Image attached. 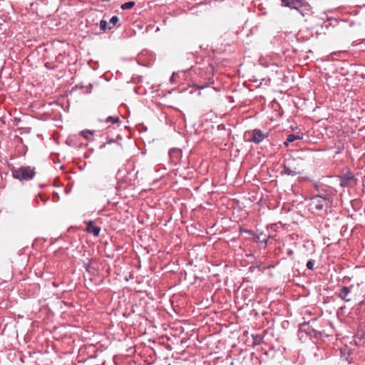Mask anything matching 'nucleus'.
Here are the masks:
<instances>
[{
    "label": "nucleus",
    "mask_w": 365,
    "mask_h": 365,
    "mask_svg": "<svg viewBox=\"0 0 365 365\" xmlns=\"http://www.w3.org/2000/svg\"><path fill=\"white\" fill-rule=\"evenodd\" d=\"M12 176L19 180H29L35 175V168L30 166H21L20 168H12L11 169Z\"/></svg>",
    "instance_id": "1"
},
{
    "label": "nucleus",
    "mask_w": 365,
    "mask_h": 365,
    "mask_svg": "<svg viewBox=\"0 0 365 365\" xmlns=\"http://www.w3.org/2000/svg\"><path fill=\"white\" fill-rule=\"evenodd\" d=\"M332 202L328 195H317L311 198L310 206L316 210H322L331 207Z\"/></svg>",
    "instance_id": "2"
},
{
    "label": "nucleus",
    "mask_w": 365,
    "mask_h": 365,
    "mask_svg": "<svg viewBox=\"0 0 365 365\" xmlns=\"http://www.w3.org/2000/svg\"><path fill=\"white\" fill-rule=\"evenodd\" d=\"M252 138L250 139V142L259 144L268 137V133H263L259 129H255L252 130Z\"/></svg>",
    "instance_id": "3"
},
{
    "label": "nucleus",
    "mask_w": 365,
    "mask_h": 365,
    "mask_svg": "<svg viewBox=\"0 0 365 365\" xmlns=\"http://www.w3.org/2000/svg\"><path fill=\"white\" fill-rule=\"evenodd\" d=\"M354 180V175L349 170H347L340 176V185L343 187L349 186Z\"/></svg>",
    "instance_id": "4"
},
{
    "label": "nucleus",
    "mask_w": 365,
    "mask_h": 365,
    "mask_svg": "<svg viewBox=\"0 0 365 365\" xmlns=\"http://www.w3.org/2000/svg\"><path fill=\"white\" fill-rule=\"evenodd\" d=\"M282 4L285 7H289L296 10H299V8L302 6L299 0H282Z\"/></svg>",
    "instance_id": "5"
},
{
    "label": "nucleus",
    "mask_w": 365,
    "mask_h": 365,
    "mask_svg": "<svg viewBox=\"0 0 365 365\" xmlns=\"http://www.w3.org/2000/svg\"><path fill=\"white\" fill-rule=\"evenodd\" d=\"M86 232L89 233H92L94 236L97 237L99 235L101 228L98 226H96L93 221H89L87 223Z\"/></svg>",
    "instance_id": "6"
},
{
    "label": "nucleus",
    "mask_w": 365,
    "mask_h": 365,
    "mask_svg": "<svg viewBox=\"0 0 365 365\" xmlns=\"http://www.w3.org/2000/svg\"><path fill=\"white\" fill-rule=\"evenodd\" d=\"M170 158L175 162L179 159L181 155V150L178 148H172L169 150Z\"/></svg>",
    "instance_id": "7"
},
{
    "label": "nucleus",
    "mask_w": 365,
    "mask_h": 365,
    "mask_svg": "<svg viewBox=\"0 0 365 365\" xmlns=\"http://www.w3.org/2000/svg\"><path fill=\"white\" fill-rule=\"evenodd\" d=\"M350 292H351L350 289L348 287H346V286L342 287L340 290L339 296L343 300H344L346 302H349V301H350V299H347V296L349 295Z\"/></svg>",
    "instance_id": "8"
},
{
    "label": "nucleus",
    "mask_w": 365,
    "mask_h": 365,
    "mask_svg": "<svg viewBox=\"0 0 365 365\" xmlns=\"http://www.w3.org/2000/svg\"><path fill=\"white\" fill-rule=\"evenodd\" d=\"M282 173L286 174L287 175L295 176V175L299 174L300 172L298 170H292L289 166L284 165V170L282 172Z\"/></svg>",
    "instance_id": "9"
},
{
    "label": "nucleus",
    "mask_w": 365,
    "mask_h": 365,
    "mask_svg": "<svg viewBox=\"0 0 365 365\" xmlns=\"http://www.w3.org/2000/svg\"><path fill=\"white\" fill-rule=\"evenodd\" d=\"M118 21H119V19L117 16H112L108 23V25H109L108 29L109 30L112 29L116 25V24L118 22Z\"/></svg>",
    "instance_id": "10"
},
{
    "label": "nucleus",
    "mask_w": 365,
    "mask_h": 365,
    "mask_svg": "<svg viewBox=\"0 0 365 365\" xmlns=\"http://www.w3.org/2000/svg\"><path fill=\"white\" fill-rule=\"evenodd\" d=\"M105 121L106 123H110L113 124H118V125H119L120 123V120L118 117L108 116Z\"/></svg>",
    "instance_id": "11"
},
{
    "label": "nucleus",
    "mask_w": 365,
    "mask_h": 365,
    "mask_svg": "<svg viewBox=\"0 0 365 365\" xmlns=\"http://www.w3.org/2000/svg\"><path fill=\"white\" fill-rule=\"evenodd\" d=\"M297 139H300L299 136L295 135L294 134H290L287 136V140L284 142V145L287 146L289 143L294 142Z\"/></svg>",
    "instance_id": "12"
},
{
    "label": "nucleus",
    "mask_w": 365,
    "mask_h": 365,
    "mask_svg": "<svg viewBox=\"0 0 365 365\" xmlns=\"http://www.w3.org/2000/svg\"><path fill=\"white\" fill-rule=\"evenodd\" d=\"M135 5V2L134 1H128V2H125L124 4H123L120 6V8L123 9V10H126V9H130L131 8H133Z\"/></svg>",
    "instance_id": "13"
},
{
    "label": "nucleus",
    "mask_w": 365,
    "mask_h": 365,
    "mask_svg": "<svg viewBox=\"0 0 365 365\" xmlns=\"http://www.w3.org/2000/svg\"><path fill=\"white\" fill-rule=\"evenodd\" d=\"M108 23L107 22V21L104 20V19H102L101 21H100V29L101 30L105 31L106 29H108Z\"/></svg>",
    "instance_id": "14"
},
{
    "label": "nucleus",
    "mask_w": 365,
    "mask_h": 365,
    "mask_svg": "<svg viewBox=\"0 0 365 365\" xmlns=\"http://www.w3.org/2000/svg\"><path fill=\"white\" fill-rule=\"evenodd\" d=\"M93 131H91V130H83V131L81 132V134H82V135H83L85 138L88 139V138H89L88 135H92V134H93Z\"/></svg>",
    "instance_id": "15"
},
{
    "label": "nucleus",
    "mask_w": 365,
    "mask_h": 365,
    "mask_svg": "<svg viewBox=\"0 0 365 365\" xmlns=\"http://www.w3.org/2000/svg\"><path fill=\"white\" fill-rule=\"evenodd\" d=\"M314 264L312 260H309L306 264L307 268L310 270H312L314 269Z\"/></svg>",
    "instance_id": "16"
},
{
    "label": "nucleus",
    "mask_w": 365,
    "mask_h": 365,
    "mask_svg": "<svg viewBox=\"0 0 365 365\" xmlns=\"http://www.w3.org/2000/svg\"><path fill=\"white\" fill-rule=\"evenodd\" d=\"M197 87L199 89H203L207 87V85H198V86H197Z\"/></svg>",
    "instance_id": "17"
},
{
    "label": "nucleus",
    "mask_w": 365,
    "mask_h": 365,
    "mask_svg": "<svg viewBox=\"0 0 365 365\" xmlns=\"http://www.w3.org/2000/svg\"><path fill=\"white\" fill-rule=\"evenodd\" d=\"M174 76H175V74L173 73V76H172V77H171V81H173V80H175V78H174Z\"/></svg>",
    "instance_id": "18"
},
{
    "label": "nucleus",
    "mask_w": 365,
    "mask_h": 365,
    "mask_svg": "<svg viewBox=\"0 0 365 365\" xmlns=\"http://www.w3.org/2000/svg\"><path fill=\"white\" fill-rule=\"evenodd\" d=\"M174 76H175V74L173 73V76H172V77H171V81H173V80H175V78H174Z\"/></svg>",
    "instance_id": "19"
}]
</instances>
